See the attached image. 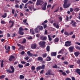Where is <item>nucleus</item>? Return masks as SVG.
Instances as JSON below:
<instances>
[{
	"instance_id": "nucleus-1",
	"label": "nucleus",
	"mask_w": 80,
	"mask_h": 80,
	"mask_svg": "<svg viewBox=\"0 0 80 80\" xmlns=\"http://www.w3.org/2000/svg\"><path fill=\"white\" fill-rule=\"evenodd\" d=\"M10 68L11 70H12L11 71V70L10 69H8V70H6V72L7 73H13L15 72V68L13 67V66H12L10 67Z\"/></svg>"
},
{
	"instance_id": "nucleus-2",
	"label": "nucleus",
	"mask_w": 80,
	"mask_h": 80,
	"mask_svg": "<svg viewBox=\"0 0 80 80\" xmlns=\"http://www.w3.org/2000/svg\"><path fill=\"white\" fill-rule=\"evenodd\" d=\"M68 0H65L64 2L63 5V7L64 8H68L70 6V4H67V2H68Z\"/></svg>"
},
{
	"instance_id": "nucleus-3",
	"label": "nucleus",
	"mask_w": 80,
	"mask_h": 80,
	"mask_svg": "<svg viewBox=\"0 0 80 80\" xmlns=\"http://www.w3.org/2000/svg\"><path fill=\"white\" fill-rule=\"evenodd\" d=\"M43 3H44V2L42 0H37L36 5H37V6H38V5H42Z\"/></svg>"
},
{
	"instance_id": "nucleus-4",
	"label": "nucleus",
	"mask_w": 80,
	"mask_h": 80,
	"mask_svg": "<svg viewBox=\"0 0 80 80\" xmlns=\"http://www.w3.org/2000/svg\"><path fill=\"white\" fill-rule=\"evenodd\" d=\"M46 42L45 41H41L39 43V45L41 47L45 48V43Z\"/></svg>"
},
{
	"instance_id": "nucleus-5",
	"label": "nucleus",
	"mask_w": 80,
	"mask_h": 80,
	"mask_svg": "<svg viewBox=\"0 0 80 80\" xmlns=\"http://www.w3.org/2000/svg\"><path fill=\"white\" fill-rule=\"evenodd\" d=\"M51 70H48V72L46 73L45 74L46 75H53V74H52V73H51Z\"/></svg>"
},
{
	"instance_id": "nucleus-6",
	"label": "nucleus",
	"mask_w": 80,
	"mask_h": 80,
	"mask_svg": "<svg viewBox=\"0 0 80 80\" xmlns=\"http://www.w3.org/2000/svg\"><path fill=\"white\" fill-rule=\"evenodd\" d=\"M74 50V46H71L68 48V50L70 52H73Z\"/></svg>"
},
{
	"instance_id": "nucleus-7",
	"label": "nucleus",
	"mask_w": 80,
	"mask_h": 80,
	"mask_svg": "<svg viewBox=\"0 0 80 80\" xmlns=\"http://www.w3.org/2000/svg\"><path fill=\"white\" fill-rule=\"evenodd\" d=\"M37 47V45L36 44H33L31 46V48H32V49H35Z\"/></svg>"
},
{
	"instance_id": "nucleus-8",
	"label": "nucleus",
	"mask_w": 80,
	"mask_h": 80,
	"mask_svg": "<svg viewBox=\"0 0 80 80\" xmlns=\"http://www.w3.org/2000/svg\"><path fill=\"white\" fill-rule=\"evenodd\" d=\"M47 5V2H45L44 4V7L42 8V10H46V7Z\"/></svg>"
},
{
	"instance_id": "nucleus-9",
	"label": "nucleus",
	"mask_w": 80,
	"mask_h": 80,
	"mask_svg": "<svg viewBox=\"0 0 80 80\" xmlns=\"http://www.w3.org/2000/svg\"><path fill=\"white\" fill-rule=\"evenodd\" d=\"M53 25L55 27H56L58 29L60 27V26H59L58 24H57V23L56 22L54 23H53Z\"/></svg>"
},
{
	"instance_id": "nucleus-10",
	"label": "nucleus",
	"mask_w": 80,
	"mask_h": 80,
	"mask_svg": "<svg viewBox=\"0 0 80 80\" xmlns=\"http://www.w3.org/2000/svg\"><path fill=\"white\" fill-rule=\"evenodd\" d=\"M15 58V56H14L11 55L9 58V61H12V60Z\"/></svg>"
},
{
	"instance_id": "nucleus-11",
	"label": "nucleus",
	"mask_w": 80,
	"mask_h": 80,
	"mask_svg": "<svg viewBox=\"0 0 80 80\" xmlns=\"http://www.w3.org/2000/svg\"><path fill=\"white\" fill-rule=\"evenodd\" d=\"M43 58L41 57H38L37 59V60H38V61H41V62H43Z\"/></svg>"
},
{
	"instance_id": "nucleus-12",
	"label": "nucleus",
	"mask_w": 80,
	"mask_h": 80,
	"mask_svg": "<svg viewBox=\"0 0 80 80\" xmlns=\"http://www.w3.org/2000/svg\"><path fill=\"white\" fill-rule=\"evenodd\" d=\"M51 55L52 57H55L57 55V52H52L51 53Z\"/></svg>"
},
{
	"instance_id": "nucleus-13",
	"label": "nucleus",
	"mask_w": 80,
	"mask_h": 80,
	"mask_svg": "<svg viewBox=\"0 0 80 80\" xmlns=\"http://www.w3.org/2000/svg\"><path fill=\"white\" fill-rule=\"evenodd\" d=\"M80 52H74V55L75 57H78L80 55Z\"/></svg>"
},
{
	"instance_id": "nucleus-14",
	"label": "nucleus",
	"mask_w": 80,
	"mask_h": 80,
	"mask_svg": "<svg viewBox=\"0 0 80 80\" xmlns=\"http://www.w3.org/2000/svg\"><path fill=\"white\" fill-rule=\"evenodd\" d=\"M58 42H59V38H56L54 39V43H55V42L56 43H58Z\"/></svg>"
},
{
	"instance_id": "nucleus-15",
	"label": "nucleus",
	"mask_w": 80,
	"mask_h": 80,
	"mask_svg": "<svg viewBox=\"0 0 80 80\" xmlns=\"http://www.w3.org/2000/svg\"><path fill=\"white\" fill-rule=\"evenodd\" d=\"M75 72L80 75V70L79 69H75Z\"/></svg>"
},
{
	"instance_id": "nucleus-16",
	"label": "nucleus",
	"mask_w": 80,
	"mask_h": 80,
	"mask_svg": "<svg viewBox=\"0 0 80 80\" xmlns=\"http://www.w3.org/2000/svg\"><path fill=\"white\" fill-rule=\"evenodd\" d=\"M27 54H28L29 56H30V57H32L33 55V54L31 53L30 51H28L27 52Z\"/></svg>"
},
{
	"instance_id": "nucleus-17",
	"label": "nucleus",
	"mask_w": 80,
	"mask_h": 80,
	"mask_svg": "<svg viewBox=\"0 0 80 80\" xmlns=\"http://www.w3.org/2000/svg\"><path fill=\"white\" fill-rule=\"evenodd\" d=\"M38 28H39V30H43V26H38Z\"/></svg>"
},
{
	"instance_id": "nucleus-18",
	"label": "nucleus",
	"mask_w": 80,
	"mask_h": 80,
	"mask_svg": "<svg viewBox=\"0 0 80 80\" xmlns=\"http://www.w3.org/2000/svg\"><path fill=\"white\" fill-rule=\"evenodd\" d=\"M59 72L62 73V75H67V74H66V73H65V72H63V70H59Z\"/></svg>"
},
{
	"instance_id": "nucleus-19",
	"label": "nucleus",
	"mask_w": 80,
	"mask_h": 80,
	"mask_svg": "<svg viewBox=\"0 0 80 80\" xmlns=\"http://www.w3.org/2000/svg\"><path fill=\"white\" fill-rule=\"evenodd\" d=\"M19 34L20 35H23V34H24V32L22 31L18 32Z\"/></svg>"
},
{
	"instance_id": "nucleus-20",
	"label": "nucleus",
	"mask_w": 80,
	"mask_h": 80,
	"mask_svg": "<svg viewBox=\"0 0 80 80\" xmlns=\"http://www.w3.org/2000/svg\"><path fill=\"white\" fill-rule=\"evenodd\" d=\"M47 52H50V46H48L46 48Z\"/></svg>"
},
{
	"instance_id": "nucleus-21",
	"label": "nucleus",
	"mask_w": 80,
	"mask_h": 80,
	"mask_svg": "<svg viewBox=\"0 0 80 80\" xmlns=\"http://www.w3.org/2000/svg\"><path fill=\"white\" fill-rule=\"evenodd\" d=\"M7 13H5L4 14V15H2V18H6V17H7Z\"/></svg>"
},
{
	"instance_id": "nucleus-22",
	"label": "nucleus",
	"mask_w": 80,
	"mask_h": 80,
	"mask_svg": "<svg viewBox=\"0 0 80 80\" xmlns=\"http://www.w3.org/2000/svg\"><path fill=\"white\" fill-rule=\"evenodd\" d=\"M47 58L48 59H47L46 60L48 62V61H50V60H51V58L50 57H49L48 56V57H47Z\"/></svg>"
},
{
	"instance_id": "nucleus-23",
	"label": "nucleus",
	"mask_w": 80,
	"mask_h": 80,
	"mask_svg": "<svg viewBox=\"0 0 80 80\" xmlns=\"http://www.w3.org/2000/svg\"><path fill=\"white\" fill-rule=\"evenodd\" d=\"M3 62H4L3 61V60H2L1 61V68H2L3 67Z\"/></svg>"
},
{
	"instance_id": "nucleus-24",
	"label": "nucleus",
	"mask_w": 80,
	"mask_h": 80,
	"mask_svg": "<svg viewBox=\"0 0 80 80\" xmlns=\"http://www.w3.org/2000/svg\"><path fill=\"white\" fill-rule=\"evenodd\" d=\"M34 30L36 33H38V27L34 29Z\"/></svg>"
},
{
	"instance_id": "nucleus-25",
	"label": "nucleus",
	"mask_w": 80,
	"mask_h": 80,
	"mask_svg": "<svg viewBox=\"0 0 80 80\" xmlns=\"http://www.w3.org/2000/svg\"><path fill=\"white\" fill-rule=\"evenodd\" d=\"M41 69V66H39L37 68H36L37 71H38V70H40Z\"/></svg>"
},
{
	"instance_id": "nucleus-26",
	"label": "nucleus",
	"mask_w": 80,
	"mask_h": 80,
	"mask_svg": "<svg viewBox=\"0 0 80 80\" xmlns=\"http://www.w3.org/2000/svg\"><path fill=\"white\" fill-rule=\"evenodd\" d=\"M42 56L43 58H45L47 56V53L43 54L42 55Z\"/></svg>"
},
{
	"instance_id": "nucleus-27",
	"label": "nucleus",
	"mask_w": 80,
	"mask_h": 80,
	"mask_svg": "<svg viewBox=\"0 0 80 80\" xmlns=\"http://www.w3.org/2000/svg\"><path fill=\"white\" fill-rule=\"evenodd\" d=\"M30 32L31 33H32V35H34L35 34V32H34V31L32 29H30Z\"/></svg>"
},
{
	"instance_id": "nucleus-28",
	"label": "nucleus",
	"mask_w": 80,
	"mask_h": 80,
	"mask_svg": "<svg viewBox=\"0 0 80 80\" xmlns=\"http://www.w3.org/2000/svg\"><path fill=\"white\" fill-rule=\"evenodd\" d=\"M23 30V29L22 27H20L19 28V32H22Z\"/></svg>"
},
{
	"instance_id": "nucleus-29",
	"label": "nucleus",
	"mask_w": 80,
	"mask_h": 80,
	"mask_svg": "<svg viewBox=\"0 0 80 80\" xmlns=\"http://www.w3.org/2000/svg\"><path fill=\"white\" fill-rule=\"evenodd\" d=\"M27 42V40L25 38H24L23 40V41L22 42V43H25Z\"/></svg>"
},
{
	"instance_id": "nucleus-30",
	"label": "nucleus",
	"mask_w": 80,
	"mask_h": 80,
	"mask_svg": "<svg viewBox=\"0 0 80 80\" xmlns=\"http://www.w3.org/2000/svg\"><path fill=\"white\" fill-rule=\"evenodd\" d=\"M64 34V35H67V36H69V33L67 32H66V31L65 32Z\"/></svg>"
},
{
	"instance_id": "nucleus-31",
	"label": "nucleus",
	"mask_w": 80,
	"mask_h": 80,
	"mask_svg": "<svg viewBox=\"0 0 80 80\" xmlns=\"http://www.w3.org/2000/svg\"><path fill=\"white\" fill-rule=\"evenodd\" d=\"M75 48L77 50H80V47L78 46H75Z\"/></svg>"
},
{
	"instance_id": "nucleus-32",
	"label": "nucleus",
	"mask_w": 80,
	"mask_h": 80,
	"mask_svg": "<svg viewBox=\"0 0 80 80\" xmlns=\"http://www.w3.org/2000/svg\"><path fill=\"white\" fill-rule=\"evenodd\" d=\"M5 77V76L4 75H2V76H0V79L1 80V79H3V78H4Z\"/></svg>"
},
{
	"instance_id": "nucleus-33",
	"label": "nucleus",
	"mask_w": 80,
	"mask_h": 80,
	"mask_svg": "<svg viewBox=\"0 0 80 80\" xmlns=\"http://www.w3.org/2000/svg\"><path fill=\"white\" fill-rule=\"evenodd\" d=\"M45 65L43 64L42 66H41V69H45Z\"/></svg>"
},
{
	"instance_id": "nucleus-34",
	"label": "nucleus",
	"mask_w": 80,
	"mask_h": 80,
	"mask_svg": "<svg viewBox=\"0 0 80 80\" xmlns=\"http://www.w3.org/2000/svg\"><path fill=\"white\" fill-rule=\"evenodd\" d=\"M47 37L46 36H45L43 38L42 41H45V40H47Z\"/></svg>"
},
{
	"instance_id": "nucleus-35",
	"label": "nucleus",
	"mask_w": 80,
	"mask_h": 80,
	"mask_svg": "<svg viewBox=\"0 0 80 80\" xmlns=\"http://www.w3.org/2000/svg\"><path fill=\"white\" fill-rule=\"evenodd\" d=\"M19 78L20 79H23V78H24V77L23 75H20Z\"/></svg>"
},
{
	"instance_id": "nucleus-36",
	"label": "nucleus",
	"mask_w": 80,
	"mask_h": 80,
	"mask_svg": "<svg viewBox=\"0 0 80 80\" xmlns=\"http://www.w3.org/2000/svg\"><path fill=\"white\" fill-rule=\"evenodd\" d=\"M18 66L19 68H23V66L21 64L18 65Z\"/></svg>"
},
{
	"instance_id": "nucleus-37",
	"label": "nucleus",
	"mask_w": 80,
	"mask_h": 80,
	"mask_svg": "<svg viewBox=\"0 0 80 80\" xmlns=\"http://www.w3.org/2000/svg\"><path fill=\"white\" fill-rule=\"evenodd\" d=\"M28 0H22V2L24 3H26L28 2Z\"/></svg>"
},
{
	"instance_id": "nucleus-38",
	"label": "nucleus",
	"mask_w": 80,
	"mask_h": 80,
	"mask_svg": "<svg viewBox=\"0 0 80 80\" xmlns=\"http://www.w3.org/2000/svg\"><path fill=\"white\" fill-rule=\"evenodd\" d=\"M48 37L49 41H52V39L50 37V36L49 35H48Z\"/></svg>"
},
{
	"instance_id": "nucleus-39",
	"label": "nucleus",
	"mask_w": 80,
	"mask_h": 80,
	"mask_svg": "<svg viewBox=\"0 0 80 80\" xmlns=\"http://www.w3.org/2000/svg\"><path fill=\"white\" fill-rule=\"evenodd\" d=\"M72 26L73 27H77V25H76V22H74V23L72 25Z\"/></svg>"
},
{
	"instance_id": "nucleus-40",
	"label": "nucleus",
	"mask_w": 80,
	"mask_h": 80,
	"mask_svg": "<svg viewBox=\"0 0 80 80\" xmlns=\"http://www.w3.org/2000/svg\"><path fill=\"white\" fill-rule=\"evenodd\" d=\"M47 22H48V21L46 20H45L44 22L42 24V25H44L45 23H47Z\"/></svg>"
},
{
	"instance_id": "nucleus-41",
	"label": "nucleus",
	"mask_w": 80,
	"mask_h": 80,
	"mask_svg": "<svg viewBox=\"0 0 80 80\" xmlns=\"http://www.w3.org/2000/svg\"><path fill=\"white\" fill-rule=\"evenodd\" d=\"M73 32H70L69 33V36L70 35H73Z\"/></svg>"
},
{
	"instance_id": "nucleus-42",
	"label": "nucleus",
	"mask_w": 80,
	"mask_h": 80,
	"mask_svg": "<svg viewBox=\"0 0 80 80\" xmlns=\"http://www.w3.org/2000/svg\"><path fill=\"white\" fill-rule=\"evenodd\" d=\"M75 11H76V12H78L79 10H80V9L78 8H77L75 9Z\"/></svg>"
},
{
	"instance_id": "nucleus-43",
	"label": "nucleus",
	"mask_w": 80,
	"mask_h": 80,
	"mask_svg": "<svg viewBox=\"0 0 80 80\" xmlns=\"http://www.w3.org/2000/svg\"><path fill=\"white\" fill-rule=\"evenodd\" d=\"M52 68H57V65L56 64H55L54 66L52 67Z\"/></svg>"
},
{
	"instance_id": "nucleus-44",
	"label": "nucleus",
	"mask_w": 80,
	"mask_h": 80,
	"mask_svg": "<svg viewBox=\"0 0 80 80\" xmlns=\"http://www.w3.org/2000/svg\"><path fill=\"white\" fill-rule=\"evenodd\" d=\"M6 50H10V46H8V48L6 49Z\"/></svg>"
},
{
	"instance_id": "nucleus-45",
	"label": "nucleus",
	"mask_w": 80,
	"mask_h": 80,
	"mask_svg": "<svg viewBox=\"0 0 80 80\" xmlns=\"http://www.w3.org/2000/svg\"><path fill=\"white\" fill-rule=\"evenodd\" d=\"M12 48L13 50H15V47L14 46H12Z\"/></svg>"
},
{
	"instance_id": "nucleus-46",
	"label": "nucleus",
	"mask_w": 80,
	"mask_h": 80,
	"mask_svg": "<svg viewBox=\"0 0 80 80\" xmlns=\"http://www.w3.org/2000/svg\"><path fill=\"white\" fill-rule=\"evenodd\" d=\"M65 43L70 44V43H71V42L70 41H67L66 42H65Z\"/></svg>"
},
{
	"instance_id": "nucleus-47",
	"label": "nucleus",
	"mask_w": 80,
	"mask_h": 80,
	"mask_svg": "<svg viewBox=\"0 0 80 80\" xmlns=\"http://www.w3.org/2000/svg\"><path fill=\"white\" fill-rule=\"evenodd\" d=\"M74 66V65H71L69 66V67H70V68H73V66Z\"/></svg>"
},
{
	"instance_id": "nucleus-48",
	"label": "nucleus",
	"mask_w": 80,
	"mask_h": 80,
	"mask_svg": "<svg viewBox=\"0 0 80 80\" xmlns=\"http://www.w3.org/2000/svg\"><path fill=\"white\" fill-rule=\"evenodd\" d=\"M32 70H34L35 69V66H32L31 67Z\"/></svg>"
},
{
	"instance_id": "nucleus-49",
	"label": "nucleus",
	"mask_w": 80,
	"mask_h": 80,
	"mask_svg": "<svg viewBox=\"0 0 80 80\" xmlns=\"http://www.w3.org/2000/svg\"><path fill=\"white\" fill-rule=\"evenodd\" d=\"M30 65V64L28 63H27L25 65V67H28Z\"/></svg>"
},
{
	"instance_id": "nucleus-50",
	"label": "nucleus",
	"mask_w": 80,
	"mask_h": 80,
	"mask_svg": "<svg viewBox=\"0 0 80 80\" xmlns=\"http://www.w3.org/2000/svg\"><path fill=\"white\" fill-rule=\"evenodd\" d=\"M70 12H73V8H70Z\"/></svg>"
},
{
	"instance_id": "nucleus-51",
	"label": "nucleus",
	"mask_w": 80,
	"mask_h": 80,
	"mask_svg": "<svg viewBox=\"0 0 80 80\" xmlns=\"http://www.w3.org/2000/svg\"><path fill=\"white\" fill-rule=\"evenodd\" d=\"M1 23L2 24H5V21H2L1 20Z\"/></svg>"
},
{
	"instance_id": "nucleus-52",
	"label": "nucleus",
	"mask_w": 80,
	"mask_h": 80,
	"mask_svg": "<svg viewBox=\"0 0 80 80\" xmlns=\"http://www.w3.org/2000/svg\"><path fill=\"white\" fill-rule=\"evenodd\" d=\"M14 24V22H12V25L10 27V28H12V27H13V24Z\"/></svg>"
},
{
	"instance_id": "nucleus-53",
	"label": "nucleus",
	"mask_w": 80,
	"mask_h": 80,
	"mask_svg": "<svg viewBox=\"0 0 80 80\" xmlns=\"http://www.w3.org/2000/svg\"><path fill=\"white\" fill-rule=\"evenodd\" d=\"M23 46L21 45L20 46V47L19 48V49H23Z\"/></svg>"
},
{
	"instance_id": "nucleus-54",
	"label": "nucleus",
	"mask_w": 80,
	"mask_h": 80,
	"mask_svg": "<svg viewBox=\"0 0 80 80\" xmlns=\"http://www.w3.org/2000/svg\"><path fill=\"white\" fill-rule=\"evenodd\" d=\"M58 10H59V8H58L55 11H54V13H55V12H58Z\"/></svg>"
},
{
	"instance_id": "nucleus-55",
	"label": "nucleus",
	"mask_w": 80,
	"mask_h": 80,
	"mask_svg": "<svg viewBox=\"0 0 80 80\" xmlns=\"http://www.w3.org/2000/svg\"><path fill=\"white\" fill-rule=\"evenodd\" d=\"M21 63H22V64H25L26 63V62L25 61H21Z\"/></svg>"
},
{
	"instance_id": "nucleus-56",
	"label": "nucleus",
	"mask_w": 80,
	"mask_h": 80,
	"mask_svg": "<svg viewBox=\"0 0 80 80\" xmlns=\"http://www.w3.org/2000/svg\"><path fill=\"white\" fill-rule=\"evenodd\" d=\"M44 37V36H42L40 37V38L41 40H42L43 38Z\"/></svg>"
},
{
	"instance_id": "nucleus-57",
	"label": "nucleus",
	"mask_w": 80,
	"mask_h": 80,
	"mask_svg": "<svg viewBox=\"0 0 80 80\" xmlns=\"http://www.w3.org/2000/svg\"><path fill=\"white\" fill-rule=\"evenodd\" d=\"M43 25L44 28H46V27H47V24H44Z\"/></svg>"
},
{
	"instance_id": "nucleus-58",
	"label": "nucleus",
	"mask_w": 80,
	"mask_h": 80,
	"mask_svg": "<svg viewBox=\"0 0 80 80\" xmlns=\"http://www.w3.org/2000/svg\"><path fill=\"white\" fill-rule=\"evenodd\" d=\"M21 55H24L25 54V51H22L21 53Z\"/></svg>"
},
{
	"instance_id": "nucleus-59",
	"label": "nucleus",
	"mask_w": 80,
	"mask_h": 80,
	"mask_svg": "<svg viewBox=\"0 0 80 80\" xmlns=\"http://www.w3.org/2000/svg\"><path fill=\"white\" fill-rule=\"evenodd\" d=\"M24 59H25V60H28L29 59V58L28 57H27L26 58H24Z\"/></svg>"
},
{
	"instance_id": "nucleus-60",
	"label": "nucleus",
	"mask_w": 80,
	"mask_h": 80,
	"mask_svg": "<svg viewBox=\"0 0 80 80\" xmlns=\"http://www.w3.org/2000/svg\"><path fill=\"white\" fill-rule=\"evenodd\" d=\"M75 38V35H73L72 36L71 38Z\"/></svg>"
},
{
	"instance_id": "nucleus-61",
	"label": "nucleus",
	"mask_w": 80,
	"mask_h": 80,
	"mask_svg": "<svg viewBox=\"0 0 80 80\" xmlns=\"http://www.w3.org/2000/svg\"><path fill=\"white\" fill-rule=\"evenodd\" d=\"M51 7V4L47 6V8H50Z\"/></svg>"
},
{
	"instance_id": "nucleus-62",
	"label": "nucleus",
	"mask_w": 80,
	"mask_h": 80,
	"mask_svg": "<svg viewBox=\"0 0 80 80\" xmlns=\"http://www.w3.org/2000/svg\"><path fill=\"white\" fill-rule=\"evenodd\" d=\"M64 63L65 65H68V62L67 61H65L64 62Z\"/></svg>"
},
{
	"instance_id": "nucleus-63",
	"label": "nucleus",
	"mask_w": 80,
	"mask_h": 80,
	"mask_svg": "<svg viewBox=\"0 0 80 80\" xmlns=\"http://www.w3.org/2000/svg\"><path fill=\"white\" fill-rule=\"evenodd\" d=\"M12 14H14V13H15V10L13 9L12 10Z\"/></svg>"
},
{
	"instance_id": "nucleus-64",
	"label": "nucleus",
	"mask_w": 80,
	"mask_h": 80,
	"mask_svg": "<svg viewBox=\"0 0 80 80\" xmlns=\"http://www.w3.org/2000/svg\"><path fill=\"white\" fill-rule=\"evenodd\" d=\"M72 80H75V77H72Z\"/></svg>"
}]
</instances>
